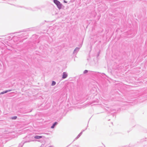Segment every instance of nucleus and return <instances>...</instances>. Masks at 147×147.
I'll return each instance as SVG.
<instances>
[{
  "label": "nucleus",
  "mask_w": 147,
  "mask_h": 147,
  "mask_svg": "<svg viewBox=\"0 0 147 147\" xmlns=\"http://www.w3.org/2000/svg\"><path fill=\"white\" fill-rule=\"evenodd\" d=\"M88 71V70H85L84 71V74H86V73H87Z\"/></svg>",
  "instance_id": "0eeeda50"
},
{
  "label": "nucleus",
  "mask_w": 147,
  "mask_h": 147,
  "mask_svg": "<svg viewBox=\"0 0 147 147\" xmlns=\"http://www.w3.org/2000/svg\"><path fill=\"white\" fill-rule=\"evenodd\" d=\"M56 84V82L54 81H53L52 82V86H54Z\"/></svg>",
  "instance_id": "39448f33"
},
{
  "label": "nucleus",
  "mask_w": 147,
  "mask_h": 147,
  "mask_svg": "<svg viewBox=\"0 0 147 147\" xmlns=\"http://www.w3.org/2000/svg\"><path fill=\"white\" fill-rule=\"evenodd\" d=\"M16 118H17V117L14 116V117H12V119H16Z\"/></svg>",
  "instance_id": "423d86ee"
},
{
  "label": "nucleus",
  "mask_w": 147,
  "mask_h": 147,
  "mask_svg": "<svg viewBox=\"0 0 147 147\" xmlns=\"http://www.w3.org/2000/svg\"><path fill=\"white\" fill-rule=\"evenodd\" d=\"M63 78H64V74L63 73Z\"/></svg>",
  "instance_id": "6e6552de"
},
{
  "label": "nucleus",
  "mask_w": 147,
  "mask_h": 147,
  "mask_svg": "<svg viewBox=\"0 0 147 147\" xmlns=\"http://www.w3.org/2000/svg\"><path fill=\"white\" fill-rule=\"evenodd\" d=\"M42 137L41 136H34V138L36 139H38L42 138Z\"/></svg>",
  "instance_id": "f03ea898"
},
{
  "label": "nucleus",
  "mask_w": 147,
  "mask_h": 147,
  "mask_svg": "<svg viewBox=\"0 0 147 147\" xmlns=\"http://www.w3.org/2000/svg\"><path fill=\"white\" fill-rule=\"evenodd\" d=\"M11 91V90H6V91H4V92H1V94H3L4 93H7V92H10V91Z\"/></svg>",
  "instance_id": "20e7f679"
},
{
  "label": "nucleus",
  "mask_w": 147,
  "mask_h": 147,
  "mask_svg": "<svg viewBox=\"0 0 147 147\" xmlns=\"http://www.w3.org/2000/svg\"><path fill=\"white\" fill-rule=\"evenodd\" d=\"M67 76V75L65 74V78Z\"/></svg>",
  "instance_id": "1a4fd4ad"
},
{
  "label": "nucleus",
  "mask_w": 147,
  "mask_h": 147,
  "mask_svg": "<svg viewBox=\"0 0 147 147\" xmlns=\"http://www.w3.org/2000/svg\"><path fill=\"white\" fill-rule=\"evenodd\" d=\"M57 124V122H55L54 123L53 125L51 126V128H54L55 127V126Z\"/></svg>",
  "instance_id": "7ed1b4c3"
},
{
  "label": "nucleus",
  "mask_w": 147,
  "mask_h": 147,
  "mask_svg": "<svg viewBox=\"0 0 147 147\" xmlns=\"http://www.w3.org/2000/svg\"><path fill=\"white\" fill-rule=\"evenodd\" d=\"M54 2L56 4L57 7L59 9L61 7V5L60 2L57 0H54Z\"/></svg>",
  "instance_id": "f257e3e1"
}]
</instances>
